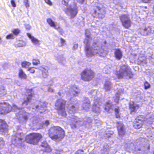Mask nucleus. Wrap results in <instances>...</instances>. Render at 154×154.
<instances>
[{
  "instance_id": "58836bf2",
  "label": "nucleus",
  "mask_w": 154,
  "mask_h": 154,
  "mask_svg": "<svg viewBox=\"0 0 154 154\" xmlns=\"http://www.w3.org/2000/svg\"><path fill=\"white\" fill-rule=\"evenodd\" d=\"M20 31L19 29H17L13 30L12 31V32L13 34L17 36L19 33Z\"/></svg>"
},
{
  "instance_id": "9b49d317",
  "label": "nucleus",
  "mask_w": 154,
  "mask_h": 154,
  "mask_svg": "<svg viewBox=\"0 0 154 154\" xmlns=\"http://www.w3.org/2000/svg\"><path fill=\"white\" fill-rule=\"evenodd\" d=\"M119 18L124 27L128 29L131 26L132 23L128 14H121L119 16Z\"/></svg>"
},
{
  "instance_id": "a19ab883",
  "label": "nucleus",
  "mask_w": 154,
  "mask_h": 154,
  "mask_svg": "<svg viewBox=\"0 0 154 154\" xmlns=\"http://www.w3.org/2000/svg\"><path fill=\"white\" fill-rule=\"evenodd\" d=\"M70 1V0H62V3L63 5L67 6Z\"/></svg>"
},
{
  "instance_id": "5fc2aeb1",
  "label": "nucleus",
  "mask_w": 154,
  "mask_h": 154,
  "mask_svg": "<svg viewBox=\"0 0 154 154\" xmlns=\"http://www.w3.org/2000/svg\"><path fill=\"white\" fill-rule=\"evenodd\" d=\"M25 27L26 29H27L29 30L30 29L31 27L29 25H25Z\"/></svg>"
},
{
  "instance_id": "7ed1b4c3",
  "label": "nucleus",
  "mask_w": 154,
  "mask_h": 154,
  "mask_svg": "<svg viewBox=\"0 0 154 154\" xmlns=\"http://www.w3.org/2000/svg\"><path fill=\"white\" fill-rule=\"evenodd\" d=\"M80 92L79 89L75 85L68 86L66 90V94L69 99L72 103L68 104L67 108L68 110V112L71 114H74L79 107L78 101L76 100L73 101L72 97L77 96Z\"/></svg>"
},
{
  "instance_id": "79ce46f5",
  "label": "nucleus",
  "mask_w": 154,
  "mask_h": 154,
  "mask_svg": "<svg viewBox=\"0 0 154 154\" xmlns=\"http://www.w3.org/2000/svg\"><path fill=\"white\" fill-rule=\"evenodd\" d=\"M39 61L38 59H34L33 60L32 63L34 65H37L39 63Z\"/></svg>"
},
{
  "instance_id": "0eeeda50",
  "label": "nucleus",
  "mask_w": 154,
  "mask_h": 154,
  "mask_svg": "<svg viewBox=\"0 0 154 154\" xmlns=\"http://www.w3.org/2000/svg\"><path fill=\"white\" fill-rule=\"evenodd\" d=\"M143 140V139H142L141 140V139L137 140L134 144L129 143L126 144L125 147L127 149H134L136 152L141 151L142 149V148L144 147L143 143H142V141Z\"/></svg>"
},
{
  "instance_id": "412c9836",
  "label": "nucleus",
  "mask_w": 154,
  "mask_h": 154,
  "mask_svg": "<svg viewBox=\"0 0 154 154\" xmlns=\"http://www.w3.org/2000/svg\"><path fill=\"white\" fill-rule=\"evenodd\" d=\"M8 130V126L3 120L0 119V131L6 132Z\"/></svg>"
},
{
  "instance_id": "37998d69",
  "label": "nucleus",
  "mask_w": 154,
  "mask_h": 154,
  "mask_svg": "<svg viewBox=\"0 0 154 154\" xmlns=\"http://www.w3.org/2000/svg\"><path fill=\"white\" fill-rule=\"evenodd\" d=\"M50 123L49 121L46 120L45 121L43 122L42 124L43 126H47L49 125Z\"/></svg>"
},
{
  "instance_id": "a878e982",
  "label": "nucleus",
  "mask_w": 154,
  "mask_h": 154,
  "mask_svg": "<svg viewBox=\"0 0 154 154\" xmlns=\"http://www.w3.org/2000/svg\"><path fill=\"white\" fill-rule=\"evenodd\" d=\"M39 69L42 72V75L43 77L46 78L48 75V69L47 67H40Z\"/></svg>"
},
{
  "instance_id": "c03bdc74",
  "label": "nucleus",
  "mask_w": 154,
  "mask_h": 154,
  "mask_svg": "<svg viewBox=\"0 0 154 154\" xmlns=\"http://www.w3.org/2000/svg\"><path fill=\"white\" fill-rule=\"evenodd\" d=\"M145 89H147L149 88L150 87V85L147 82H145L144 84Z\"/></svg>"
},
{
  "instance_id": "f704fd0d",
  "label": "nucleus",
  "mask_w": 154,
  "mask_h": 154,
  "mask_svg": "<svg viewBox=\"0 0 154 154\" xmlns=\"http://www.w3.org/2000/svg\"><path fill=\"white\" fill-rule=\"evenodd\" d=\"M26 45V43L23 41H19L17 42L16 44V45L19 47L24 46Z\"/></svg>"
},
{
  "instance_id": "7c9ffc66",
  "label": "nucleus",
  "mask_w": 154,
  "mask_h": 154,
  "mask_svg": "<svg viewBox=\"0 0 154 154\" xmlns=\"http://www.w3.org/2000/svg\"><path fill=\"white\" fill-rule=\"evenodd\" d=\"M139 32L142 35H146L148 34V31L147 30V29L145 27L140 29L139 30Z\"/></svg>"
},
{
  "instance_id": "f8f14e48",
  "label": "nucleus",
  "mask_w": 154,
  "mask_h": 154,
  "mask_svg": "<svg viewBox=\"0 0 154 154\" xmlns=\"http://www.w3.org/2000/svg\"><path fill=\"white\" fill-rule=\"evenodd\" d=\"M96 94V91L94 90L90 94L92 96L91 97V98L94 97V98L92 110L94 112L99 113L100 112V106L98 102L100 99L99 98H98L97 96H95Z\"/></svg>"
},
{
  "instance_id": "473e14b6",
  "label": "nucleus",
  "mask_w": 154,
  "mask_h": 154,
  "mask_svg": "<svg viewBox=\"0 0 154 154\" xmlns=\"http://www.w3.org/2000/svg\"><path fill=\"white\" fill-rule=\"evenodd\" d=\"M7 94V91L4 87H0V97H1L6 95Z\"/></svg>"
},
{
  "instance_id": "aec40b11",
  "label": "nucleus",
  "mask_w": 154,
  "mask_h": 154,
  "mask_svg": "<svg viewBox=\"0 0 154 154\" xmlns=\"http://www.w3.org/2000/svg\"><path fill=\"white\" fill-rule=\"evenodd\" d=\"M47 22L51 27H54L55 29L60 30V29L59 24L54 22L51 19L48 18L47 19Z\"/></svg>"
},
{
  "instance_id": "2f4dec72",
  "label": "nucleus",
  "mask_w": 154,
  "mask_h": 154,
  "mask_svg": "<svg viewBox=\"0 0 154 154\" xmlns=\"http://www.w3.org/2000/svg\"><path fill=\"white\" fill-rule=\"evenodd\" d=\"M109 146L107 145L103 146V149L101 150V154H108Z\"/></svg>"
},
{
  "instance_id": "bf43d9fd",
  "label": "nucleus",
  "mask_w": 154,
  "mask_h": 154,
  "mask_svg": "<svg viewBox=\"0 0 154 154\" xmlns=\"http://www.w3.org/2000/svg\"><path fill=\"white\" fill-rule=\"evenodd\" d=\"M78 2L81 3H82L84 2V0H77Z\"/></svg>"
},
{
  "instance_id": "a211bd4d",
  "label": "nucleus",
  "mask_w": 154,
  "mask_h": 154,
  "mask_svg": "<svg viewBox=\"0 0 154 154\" xmlns=\"http://www.w3.org/2000/svg\"><path fill=\"white\" fill-rule=\"evenodd\" d=\"M139 116L135 119L134 123L133 126L136 129H139L142 127L143 123V119H140Z\"/></svg>"
},
{
  "instance_id": "4c0bfd02",
  "label": "nucleus",
  "mask_w": 154,
  "mask_h": 154,
  "mask_svg": "<svg viewBox=\"0 0 154 154\" xmlns=\"http://www.w3.org/2000/svg\"><path fill=\"white\" fill-rule=\"evenodd\" d=\"M14 38V36L13 33H11L8 35L6 37V38L7 39H13Z\"/></svg>"
},
{
  "instance_id": "c756f323",
  "label": "nucleus",
  "mask_w": 154,
  "mask_h": 154,
  "mask_svg": "<svg viewBox=\"0 0 154 154\" xmlns=\"http://www.w3.org/2000/svg\"><path fill=\"white\" fill-rule=\"evenodd\" d=\"M18 75L19 77L21 79H26L27 78V75L25 74V73L23 72V70L22 69H20L19 70Z\"/></svg>"
},
{
  "instance_id": "680f3d73",
  "label": "nucleus",
  "mask_w": 154,
  "mask_h": 154,
  "mask_svg": "<svg viewBox=\"0 0 154 154\" xmlns=\"http://www.w3.org/2000/svg\"><path fill=\"white\" fill-rule=\"evenodd\" d=\"M58 94L60 96L61 95V93L60 92H59L58 93Z\"/></svg>"
},
{
  "instance_id": "0e129e2a",
  "label": "nucleus",
  "mask_w": 154,
  "mask_h": 154,
  "mask_svg": "<svg viewBox=\"0 0 154 154\" xmlns=\"http://www.w3.org/2000/svg\"><path fill=\"white\" fill-rule=\"evenodd\" d=\"M112 133H113V132H112V133H111V134H112Z\"/></svg>"
},
{
  "instance_id": "13d9d810",
  "label": "nucleus",
  "mask_w": 154,
  "mask_h": 154,
  "mask_svg": "<svg viewBox=\"0 0 154 154\" xmlns=\"http://www.w3.org/2000/svg\"><path fill=\"white\" fill-rule=\"evenodd\" d=\"M142 1L144 3H148L151 0H142Z\"/></svg>"
},
{
  "instance_id": "bb28decb",
  "label": "nucleus",
  "mask_w": 154,
  "mask_h": 154,
  "mask_svg": "<svg viewBox=\"0 0 154 154\" xmlns=\"http://www.w3.org/2000/svg\"><path fill=\"white\" fill-rule=\"evenodd\" d=\"M115 56L118 60H120L122 56V53L119 49H116L114 52Z\"/></svg>"
},
{
  "instance_id": "de8ad7c7",
  "label": "nucleus",
  "mask_w": 154,
  "mask_h": 154,
  "mask_svg": "<svg viewBox=\"0 0 154 154\" xmlns=\"http://www.w3.org/2000/svg\"><path fill=\"white\" fill-rule=\"evenodd\" d=\"M28 70L31 73H34L35 71L33 67H31L29 68Z\"/></svg>"
},
{
  "instance_id": "3c124183",
  "label": "nucleus",
  "mask_w": 154,
  "mask_h": 154,
  "mask_svg": "<svg viewBox=\"0 0 154 154\" xmlns=\"http://www.w3.org/2000/svg\"><path fill=\"white\" fill-rule=\"evenodd\" d=\"M48 90L50 92H53L54 91L53 88L50 87H48Z\"/></svg>"
},
{
  "instance_id": "6e6d98bb",
  "label": "nucleus",
  "mask_w": 154,
  "mask_h": 154,
  "mask_svg": "<svg viewBox=\"0 0 154 154\" xmlns=\"http://www.w3.org/2000/svg\"><path fill=\"white\" fill-rule=\"evenodd\" d=\"M65 40L63 39L62 38H61L60 39V42L61 44V45L62 46L63 45H64V43H65Z\"/></svg>"
},
{
  "instance_id": "052dcab7",
  "label": "nucleus",
  "mask_w": 154,
  "mask_h": 154,
  "mask_svg": "<svg viewBox=\"0 0 154 154\" xmlns=\"http://www.w3.org/2000/svg\"><path fill=\"white\" fill-rule=\"evenodd\" d=\"M153 119H150H150H149V120H148V121H149V120H150L151 122H152L153 121Z\"/></svg>"
},
{
  "instance_id": "603ef678",
  "label": "nucleus",
  "mask_w": 154,
  "mask_h": 154,
  "mask_svg": "<svg viewBox=\"0 0 154 154\" xmlns=\"http://www.w3.org/2000/svg\"><path fill=\"white\" fill-rule=\"evenodd\" d=\"M78 47V45L77 44H74L73 47V50H75Z\"/></svg>"
},
{
  "instance_id": "b1692460",
  "label": "nucleus",
  "mask_w": 154,
  "mask_h": 154,
  "mask_svg": "<svg viewBox=\"0 0 154 154\" xmlns=\"http://www.w3.org/2000/svg\"><path fill=\"white\" fill-rule=\"evenodd\" d=\"M27 35L29 38L31 40L32 43L34 45L36 46H38L40 45L39 41L35 38L33 36L29 33H27Z\"/></svg>"
},
{
  "instance_id": "a18cd8bd",
  "label": "nucleus",
  "mask_w": 154,
  "mask_h": 154,
  "mask_svg": "<svg viewBox=\"0 0 154 154\" xmlns=\"http://www.w3.org/2000/svg\"><path fill=\"white\" fill-rule=\"evenodd\" d=\"M28 2V0H24V3L26 8H28L29 6V5Z\"/></svg>"
},
{
  "instance_id": "f03ea898",
  "label": "nucleus",
  "mask_w": 154,
  "mask_h": 154,
  "mask_svg": "<svg viewBox=\"0 0 154 154\" xmlns=\"http://www.w3.org/2000/svg\"><path fill=\"white\" fill-rule=\"evenodd\" d=\"M12 109L16 112V116L21 123L26 122L30 117V114L24 110L20 109V107L15 105H13V108L8 103H0V114H5L10 112Z\"/></svg>"
},
{
  "instance_id": "6e6552de",
  "label": "nucleus",
  "mask_w": 154,
  "mask_h": 154,
  "mask_svg": "<svg viewBox=\"0 0 154 154\" xmlns=\"http://www.w3.org/2000/svg\"><path fill=\"white\" fill-rule=\"evenodd\" d=\"M24 141V136L22 133H17L16 135L13 136L11 139L12 144L15 146L20 147Z\"/></svg>"
},
{
  "instance_id": "c9c22d12",
  "label": "nucleus",
  "mask_w": 154,
  "mask_h": 154,
  "mask_svg": "<svg viewBox=\"0 0 154 154\" xmlns=\"http://www.w3.org/2000/svg\"><path fill=\"white\" fill-rule=\"evenodd\" d=\"M119 92H117V95L115 97V98L114 99L116 103H118L119 99V95L120 94H119L121 92H122V90L121 89H119L118 91Z\"/></svg>"
},
{
  "instance_id": "9d476101",
  "label": "nucleus",
  "mask_w": 154,
  "mask_h": 154,
  "mask_svg": "<svg viewBox=\"0 0 154 154\" xmlns=\"http://www.w3.org/2000/svg\"><path fill=\"white\" fill-rule=\"evenodd\" d=\"M66 103V101L63 100L59 99L55 103V106L58 114L64 116H66V115L65 111Z\"/></svg>"
},
{
  "instance_id": "8fccbe9b",
  "label": "nucleus",
  "mask_w": 154,
  "mask_h": 154,
  "mask_svg": "<svg viewBox=\"0 0 154 154\" xmlns=\"http://www.w3.org/2000/svg\"><path fill=\"white\" fill-rule=\"evenodd\" d=\"M45 2L48 4V5H51L52 3L51 2L50 0H45Z\"/></svg>"
},
{
  "instance_id": "72a5a7b5",
  "label": "nucleus",
  "mask_w": 154,
  "mask_h": 154,
  "mask_svg": "<svg viewBox=\"0 0 154 154\" xmlns=\"http://www.w3.org/2000/svg\"><path fill=\"white\" fill-rule=\"evenodd\" d=\"M113 106L111 104V103L109 102H107L106 103V105L105 106V109L106 111H109V109H112L113 108Z\"/></svg>"
},
{
  "instance_id": "c85d7f7f",
  "label": "nucleus",
  "mask_w": 154,
  "mask_h": 154,
  "mask_svg": "<svg viewBox=\"0 0 154 154\" xmlns=\"http://www.w3.org/2000/svg\"><path fill=\"white\" fill-rule=\"evenodd\" d=\"M56 59L57 60L58 62L64 65L65 62V58L62 55H55Z\"/></svg>"
},
{
  "instance_id": "1a4fd4ad",
  "label": "nucleus",
  "mask_w": 154,
  "mask_h": 154,
  "mask_svg": "<svg viewBox=\"0 0 154 154\" xmlns=\"http://www.w3.org/2000/svg\"><path fill=\"white\" fill-rule=\"evenodd\" d=\"M42 137L39 134L32 133L26 137L25 141L27 143L35 144L40 141Z\"/></svg>"
},
{
  "instance_id": "5701e85b",
  "label": "nucleus",
  "mask_w": 154,
  "mask_h": 154,
  "mask_svg": "<svg viewBox=\"0 0 154 154\" xmlns=\"http://www.w3.org/2000/svg\"><path fill=\"white\" fill-rule=\"evenodd\" d=\"M97 10H95L94 11L95 17L99 19H102L104 17V15L103 14L100 13L102 9L99 7H97Z\"/></svg>"
},
{
  "instance_id": "6ab92c4d",
  "label": "nucleus",
  "mask_w": 154,
  "mask_h": 154,
  "mask_svg": "<svg viewBox=\"0 0 154 154\" xmlns=\"http://www.w3.org/2000/svg\"><path fill=\"white\" fill-rule=\"evenodd\" d=\"M41 149L42 151L47 152H50L52 149L46 141H43L41 145Z\"/></svg>"
},
{
  "instance_id": "cd10ccee",
  "label": "nucleus",
  "mask_w": 154,
  "mask_h": 154,
  "mask_svg": "<svg viewBox=\"0 0 154 154\" xmlns=\"http://www.w3.org/2000/svg\"><path fill=\"white\" fill-rule=\"evenodd\" d=\"M112 85L109 81H106L104 85V88L107 91H110L112 88Z\"/></svg>"
},
{
  "instance_id": "4be33fe9",
  "label": "nucleus",
  "mask_w": 154,
  "mask_h": 154,
  "mask_svg": "<svg viewBox=\"0 0 154 154\" xmlns=\"http://www.w3.org/2000/svg\"><path fill=\"white\" fill-rule=\"evenodd\" d=\"M90 106V102L88 99L85 97L83 101L82 107L83 109L86 111H88Z\"/></svg>"
},
{
  "instance_id": "20e7f679",
  "label": "nucleus",
  "mask_w": 154,
  "mask_h": 154,
  "mask_svg": "<svg viewBox=\"0 0 154 154\" xmlns=\"http://www.w3.org/2000/svg\"><path fill=\"white\" fill-rule=\"evenodd\" d=\"M65 132L64 130L58 126L51 127L48 131L50 137L56 142H59L63 138Z\"/></svg>"
},
{
  "instance_id": "ea45409f",
  "label": "nucleus",
  "mask_w": 154,
  "mask_h": 154,
  "mask_svg": "<svg viewBox=\"0 0 154 154\" xmlns=\"http://www.w3.org/2000/svg\"><path fill=\"white\" fill-rule=\"evenodd\" d=\"M5 142L2 137H0V149L4 146Z\"/></svg>"
},
{
  "instance_id": "49530a36",
  "label": "nucleus",
  "mask_w": 154,
  "mask_h": 154,
  "mask_svg": "<svg viewBox=\"0 0 154 154\" xmlns=\"http://www.w3.org/2000/svg\"><path fill=\"white\" fill-rule=\"evenodd\" d=\"M83 150H79L76 152L75 154H83Z\"/></svg>"
},
{
  "instance_id": "4468645a",
  "label": "nucleus",
  "mask_w": 154,
  "mask_h": 154,
  "mask_svg": "<svg viewBox=\"0 0 154 154\" xmlns=\"http://www.w3.org/2000/svg\"><path fill=\"white\" fill-rule=\"evenodd\" d=\"M82 79L85 81H89L94 77V73L91 69H86L81 74Z\"/></svg>"
},
{
  "instance_id": "f257e3e1",
  "label": "nucleus",
  "mask_w": 154,
  "mask_h": 154,
  "mask_svg": "<svg viewBox=\"0 0 154 154\" xmlns=\"http://www.w3.org/2000/svg\"><path fill=\"white\" fill-rule=\"evenodd\" d=\"M85 35V38L84 40V43L85 45V49L86 55L88 57H91L97 54L100 56L104 57L107 54V51L103 49V47L101 46L98 41H94L92 46H90L91 38L90 37L91 33L89 30H86Z\"/></svg>"
},
{
  "instance_id": "39448f33",
  "label": "nucleus",
  "mask_w": 154,
  "mask_h": 154,
  "mask_svg": "<svg viewBox=\"0 0 154 154\" xmlns=\"http://www.w3.org/2000/svg\"><path fill=\"white\" fill-rule=\"evenodd\" d=\"M71 121L70 124L72 128H76L77 126H81L83 125H86V127H88V125H90V123L91 122V120L89 118H86L85 120L82 118H78L76 116L71 115Z\"/></svg>"
},
{
  "instance_id": "ddd939ff",
  "label": "nucleus",
  "mask_w": 154,
  "mask_h": 154,
  "mask_svg": "<svg viewBox=\"0 0 154 154\" xmlns=\"http://www.w3.org/2000/svg\"><path fill=\"white\" fill-rule=\"evenodd\" d=\"M64 11L65 13L71 18L75 17L78 13L77 7L76 5L67 7Z\"/></svg>"
},
{
  "instance_id": "423d86ee",
  "label": "nucleus",
  "mask_w": 154,
  "mask_h": 154,
  "mask_svg": "<svg viewBox=\"0 0 154 154\" xmlns=\"http://www.w3.org/2000/svg\"><path fill=\"white\" fill-rule=\"evenodd\" d=\"M117 75L119 78L126 79L132 78L133 76L131 69L126 65H123L121 67L119 72L117 73Z\"/></svg>"
},
{
  "instance_id": "393cba45",
  "label": "nucleus",
  "mask_w": 154,
  "mask_h": 154,
  "mask_svg": "<svg viewBox=\"0 0 154 154\" xmlns=\"http://www.w3.org/2000/svg\"><path fill=\"white\" fill-rule=\"evenodd\" d=\"M129 104V108L131 112H135L139 108V106L133 101H130Z\"/></svg>"
},
{
  "instance_id": "e433bc0d",
  "label": "nucleus",
  "mask_w": 154,
  "mask_h": 154,
  "mask_svg": "<svg viewBox=\"0 0 154 154\" xmlns=\"http://www.w3.org/2000/svg\"><path fill=\"white\" fill-rule=\"evenodd\" d=\"M31 65V63L27 62L24 61L22 63L21 65L23 67L26 68Z\"/></svg>"
},
{
  "instance_id": "f3484780",
  "label": "nucleus",
  "mask_w": 154,
  "mask_h": 154,
  "mask_svg": "<svg viewBox=\"0 0 154 154\" xmlns=\"http://www.w3.org/2000/svg\"><path fill=\"white\" fill-rule=\"evenodd\" d=\"M117 127L119 134L120 136L124 135L125 133V126L122 122H117Z\"/></svg>"
},
{
  "instance_id": "864d4df0",
  "label": "nucleus",
  "mask_w": 154,
  "mask_h": 154,
  "mask_svg": "<svg viewBox=\"0 0 154 154\" xmlns=\"http://www.w3.org/2000/svg\"><path fill=\"white\" fill-rule=\"evenodd\" d=\"M11 3L13 7H15L16 6L14 0H12L11 1Z\"/></svg>"
},
{
  "instance_id": "09e8293b",
  "label": "nucleus",
  "mask_w": 154,
  "mask_h": 154,
  "mask_svg": "<svg viewBox=\"0 0 154 154\" xmlns=\"http://www.w3.org/2000/svg\"><path fill=\"white\" fill-rule=\"evenodd\" d=\"M115 112H116V117L118 118L119 117V115H117V114H118L119 113V109L117 108H116L115 109Z\"/></svg>"
},
{
  "instance_id": "e2e57ef3",
  "label": "nucleus",
  "mask_w": 154,
  "mask_h": 154,
  "mask_svg": "<svg viewBox=\"0 0 154 154\" xmlns=\"http://www.w3.org/2000/svg\"><path fill=\"white\" fill-rule=\"evenodd\" d=\"M104 42H105V44H106V41H105Z\"/></svg>"
},
{
  "instance_id": "2eb2a0df",
  "label": "nucleus",
  "mask_w": 154,
  "mask_h": 154,
  "mask_svg": "<svg viewBox=\"0 0 154 154\" xmlns=\"http://www.w3.org/2000/svg\"><path fill=\"white\" fill-rule=\"evenodd\" d=\"M47 103L45 102H40L38 105H36L34 107H32L33 109H36L40 113L44 112L46 109Z\"/></svg>"
},
{
  "instance_id": "4d7b16f0",
  "label": "nucleus",
  "mask_w": 154,
  "mask_h": 154,
  "mask_svg": "<svg viewBox=\"0 0 154 154\" xmlns=\"http://www.w3.org/2000/svg\"><path fill=\"white\" fill-rule=\"evenodd\" d=\"M55 150V153L56 154H60V153L61 152H62L60 150Z\"/></svg>"
},
{
  "instance_id": "dca6fc26",
  "label": "nucleus",
  "mask_w": 154,
  "mask_h": 154,
  "mask_svg": "<svg viewBox=\"0 0 154 154\" xmlns=\"http://www.w3.org/2000/svg\"><path fill=\"white\" fill-rule=\"evenodd\" d=\"M27 92L28 94V96L26 99H24V101L22 103L23 106H26L30 102V101L32 99L33 96V91L32 89H29L27 90Z\"/></svg>"
}]
</instances>
